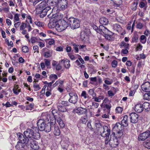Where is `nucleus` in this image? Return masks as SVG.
Returning <instances> with one entry per match:
<instances>
[{"instance_id":"1","label":"nucleus","mask_w":150,"mask_h":150,"mask_svg":"<svg viewBox=\"0 0 150 150\" xmlns=\"http://www.w3.org/2000/svg\"><path fill=\"white\" fill-rule=\"evenodd\" d=\"M24 134L26 138L29 139V141L33 139L32 138L38 139L40 138V134L38 132H34L33 130L30 128L24 132Z\"/></svg>"},{"instance_id":"2","label":"nucleus","mask_w":150,"mask_h":150,"mask_svg":"<svg viewBox=\"0 0 150 150\" xmlns=\"http://www.w3.org/2000/svg\"><path fill=\"white\" fill-rule=\"evenodd\" d=\"M124 128L122 126L120 122L116 123L113 127L112 131L113 132L114 135L115 133H116L117 137L118 138H120L123 134V131Z\"/></svg>"},{"instance_id":"3","label":"nucleus","mask_w":150,"mask_h":150,"mask_svg":"<svg viewBox=\"0 0 150 150\" xmlns=\"http://www.w3.org/2000/svg\"><path fill=\"white\" fill-rule=\"evenodd\" d=\"M49 28H69V23H68L66 21L62 20L60 23V24L57 22H51L48 24Z\"/></svg>"},{"instance_id":"4","label":"nucleus","mask_w":150,"mask_h":150,"mask_svg":"<svg viewBox=\"0 0 150 150\" xmlns=\"http://www.w3.org/2000/svg\"><path fill=\"white\" fill-rule=\"evenodd\" d=\"M57 108L59 111L62 112H64L67 111V109L65 106H69L70 104L67 101H64L60 100H59L57 104Z\"/></svg>"},{"instance_id":"5","label":"nucleus","mask_w":150,"mask_h":150,"mask_svg":"<svg viewBox=\"0 0 150 150\" xmlns=\"http://www.w3.org/2000/svg\"><path fill=\"white\" fill-rule=\"evenodd\" d=\"M100 135L103 137L108 138L111 133L110 127L106 125L103 126V128L100 131Z\"/></svg>"},{"instance_id":"6","label":"nucleus","mask_w":150,"mask_h":150,"mask_svg":"<svg viewBox=\"0 0 150 150\" xmlns=\"http://www.w3.org/2000/svg\"><path fill=\"white\" fill-rule=\"evenodd\" d=\"M69 28H79L80 27V24L78 20L73 17L69 18Z\"/></svg>"},{"instance_id":"7","label":"nucleus","mask_w":150,"mask_h":150,"mask_svg":"<svg viewBox=\"0 0 150 150\" xmlns=\"http://www.w3.org/2000/svg\"><path fill=\"white\" fill-rule=\"evenodd\" d=\"M48 116H47L46 118L41 119H39L37 122V126L38 127L40 131H43V129H44V127L46 124V122H47L48 119Z\"/></svg>"},{"instance_id":"8","label":"nucleus","mask_w":150,"mask_h":150,"mask_svg":"<svg viewBox=\"0 0 150 150\" xmlns=\"http://www.w3.org/2000/svg\"><path fill=\"white\" fill-rule=\"evenodd\" d=\"M70 98L68 101L70 103L75 104L77 102L78 100V96L77 94L74 92H71L69 93Z\"/></svg>"},{"instance_id":"9","label":"nucleus","mask_w":150,"mask_h":150,"mask_svg":"<svg viewBox=\"0 0 150 150\" xmlns=\"http://www.w3.org/2000/svg\"><path fill=\"white\" fill-rule=\"evenodd\" d=\"M29 145V142L28 143L23 142H18L15 147L17 150H24L25 147Z\"/></svg>"},{"instance_id":"10","label":"nucleus","mask_w":150,"mask_h":150,"mask_svg":"<svg viewBox=\"0 0 150 150\" xmlns=\"http://www.w3.org/2000/svg\"><path fill=\"white\" fill-rule=\"evenodd\" d=\"M57 6L60 10H63L67 7V2L66 0H61L58 2Z\"/></svg>"},{"instance_id":"11","label":"nucleus","mask_w":150,"mask_h":150,"mask_svg":"<svg viewBox=\"0 0 150 150\" xmlns=\"http://www.w3.org/2000/svg\"><path fill=\"white\" fill-rule=\"evenodd\" d=\"M130 122L132 123H137L138 120L139 116L135 112H132L129 114Z\"/></svg>"},{"instance_id":"12","label":"nucleus","mask_w":150,"mask_h":150,"mask_svg":"<svg viewBox=\"0 0 150 150\" xmlns=\"http://www.w3.org/2000/svg\"><path fill=\"white\" fill-rule=\"evenodd\" d=\"M103 31V36L106 39L110 40H111L112 36L113 35L114 33L111 32L108 29H105Z\"/></svg>"},{"instance_id":"13","label":"nucleus","mask_w":150,"mask_h":150,"mask_svg":"<svg viewBox=\"0 0 150 150\" xmlns=\"http://www.w3.org/2000/svg\"><path fill=\"white\" fill-rule=\"evenodd\" d=\"M29 141V145L30 147L34 150H38L40 147L37 142L33 139L30 140Z\"/></svg>"},{"instance_id":"14","label":"nucleus","mask_w":150,"mask_h":150,"mask_svg":"<svg viewBox=\"0 0 150 150\" xmlns=\"http://www.w3.org/2000/svg\"><path fill=\"white\" fill-rule=\"evenodd\" d=\"M51 9L50 6H46L45 8L42 10H39V11H37L39 13V16L41 18H43L46 15L47 12L50 10Z\"/></svg>"},{"instance_id":"15","label":"nucleus","mask_w":150,"mask_h":150,"mask_svg":"<svg viewBox=\"0 0 150 150\" xmlns=\"http://www.w3.org/2000/svg\"><path fill=\"white\" fill-rule=\"evenodd\" d=\"M141 88L143 91L150 93V83L149 82L144 83L141 85Z\"/></svg>"},{"instance_id":"16","label":"nucleus","mask_w":150,"mask_h":150,"mask_svg":"<svg viewBox=\"0 0 150 150\" xmlns=\"http://www.w3.org/2000/svg\"><path fill=\"white\" fill-rule=\"evenodd\" d=\"M47 16L49 18H54L57 21H58L62 20L63 18V15L61 13H57L54 15H53L52 14V16H51V14H48Z\"/></svg>"},{"instance_id":"17","label":"nucleus","mask_w":150,"mask_h":150,"mask_svg":"<svg viewBox=\"0 0 150 150\" xmlns=\"http://www.w3.org/2000/svg\"><path fill=\"white\" fill-rule=\"evenodd\" d=\"M149 133L147 130L140 134L138 136V139L139 141H144L149 137Z\"/></svg>"},{"instance_id":"18","label":"nucleus","mask_w":150,"mask_h":150,"mask_svg":"<svg viewBox=\"0 0 150 150\" xmlns=\"http://www.w3.org/2000/svg\"><path fill=\"white\" fill-rule=\"evenodd\" d=\"M17 135L19 140V142H23L24 143L27 142V143L29 142V139L26 138L25 136L24 137L21 133L18 132L17 134Z\"/></svg>"},{"instance_id":"19","label":"nucleus","mask_w":150,"mask_h":150,"mask_svg":"<svg viewBox=\"0 0 150 150\" xmlns=\"http://www.w3.org/2000/svg\"><path fill=\"white\" fill-rule=\"evenodd\" d=\"M46 5V2L45 1H42L40 4L38 5L37 6L36 9V11H39V10H42L45 9Z\"/></svg>"},{"instance_id":"20","label":"nucleus","mask_w":150,"mask_h":150,"mask_svg":"<svg viewBox=\"0 0 150 150\" xmlns=\"http://www.w3.org/2000/svg\"><path fill=\"white\" fill-rule=\"evenodd\" d=\"M45 126L44 127L45 129H43V131H45L47 132H49L51 130H52V129L54 127V126L50 124L49 120L48 119L47 120V122H46V124Z\"/></svg>"},{"instance_id":"21","label":"nucleus","mask_w":150,"mask_h":150,"mask_svg":"<svg viewBox=\"0 0 150 150\" xmlns=\"http://www.w3.org/2000/svg\"><path fill=\"white\" fill-rule=\"evenodd\" d=\"M134 110L138 113H140L142 112L144 110L142 104L140 103L137 104L135 106Z\"/></svg>"},{"instance_id":"22","label":"nucleus","mask_w":150,"mask_h":150,"mask_svg":"<svg viewBox=\"0 0 150 150\" xmlns=\"http://www.w3.org/2000/svg\"><path fill=\"white\" fill-rule=\"evenodd\" d=\"M75 112L79 115H81L85 114L87 112V110L86 108L79 107L76 109Z\"/></svg>"},{"instance_id":"23","label":"nucleus","mask_w":150,"mask_h":150,"mask_svg":"<svg viewBox=\"0 0 150 150\" xmlns=\"http://www.w3.org/2000/svg\"><path fill=\"white\" fill-rule=\"evenodd\" d=\"M111 136V135H110L109 141L110 143H111L113 145H115V146H117L118 145L119 142L117 137H114L112 139ZM114 146V147L115 146Z\"/></svg>"},{"instance_id":"24","label":"nucleus","mask_w":150,"mask_h":150,"mask_svg":"<svg viewBox=\"0 0 150 150\" xmlns=\"http://www.w3.org/2000/svg\"><path fill=\"white\" fill-rule=\"evenodd\" d=\"M95 125L96 129L98 132H100L103 128L100 121L99 120H96L95 122Z\"/></svg>"},{"instance_id":"25","label":"nucleus","mask_w":150,"mask_h":150,"mask_svg":"<svg viewBox=\"0 0 150 150\" xmlns=\"http://www.w3.org/2000/svg\"><path fill=\"white\" fill-rule=\"evenodd\" d=\"M13 91L15 94L18 95L21 92V89L20 88L18 85H15L14 88L13 89Z\"/></svg>"},{"instance_id":"26","label":"nucleus","mask_w":150,"mask_h":150,"mask_svg":"<svg viewBox=\"0 0 150 150\" xmlns=\"http://www.w3.org/2000/svg\"><path fill=\"white\" fill-rule=\"evenodd\" d=\"M57 121L58 123V124L61 128H63L64 127L65 124L63 120L61 119L60 117L59 116L57 117Z\"/></svg>"},{"instance_id":"27","label":"nucleus","mask_w":150,"mask_h":150,"mask_svg":"<svg viewBox=\"0 0 150 150\" xmlns=\"http://www.w3.org/2000/svg\"><path fill=\"white\" fill-rule=\"evenodd\" d=\"M143 109H145L146 111L150 110V104L148 102H144L142 104Z\"/></svg>"},{"instance_id":"28","label":"nucleus","mask_w":150,"mask_h":150,"mask_svg":"<svg viewBox=\"0 0 150 150\" xmlns=\"http://www.w3.org/2000/svg\"><path fill=\"white\" fill-rule=\"evenodd\" d=\"M53 132L54 135L58 136L60 134V132L59 127L57 126H54Z\"/></svg>"},{"instance_id":"29","label":"nucleus","mask_w":150,"mask_h":150,"mask_svg":"<svg viewBox=\"0 0 150 150\" xmlns=\"http://www.w3.org/2000/svg\"><path fill=\"white\" fill-rule=\"evenodd\" d=\"M99 22L103 25H106L108 22V19L104 17L101 18L99 20Z\"/></svg>"},{"instance_id":"30","label":"nucleus","mask_w":150,"mask_h":150,"mask_svg":"<svg viewBox=\"0 0 150 150\" xmlns=\"http://www.w3.org/2000/svg\"><path fill=\"white\" fill-rule=\"evenodd\" d=\"M62 62H63L64 64V67L66 69H69L70 66V64L69 63L70 61L67 59L65 60H62Z\"/></svg>"},{"instance_id":"31","label":"nucleus","mask_w":150,"mask_h":150,"mask_svg":"<svg viewBox=\"0 0 150 150\" xmlns=\"http://www.w3.org/2000/svg\"><path fill=\"white\" fill-rule=\"evenodd\" d=\"M58 2V0H48L47 3L48 4L53 6L56 5Z\"/></svg>"},{"instance_id":"32","label":"nucleus","mask_w":150,"mask_h":150,"mask_svg":"<svg viewBox=\"0 0 150 150\" xmlns=\"http://www.w3.org/2000/svg\"><path fill=\"white\" fill-rule=\"evenodd\" d=\"M49 117L50 118V124H51L53 126H54L56 123V121L57 120V118L55 117V116H53L52 117H50V116L48 115Z\"/></svg>"},{"instance_id":"33","label":"nucleus","mask_w":150,"mask_h":150,"mask_svg":"<svg viewBox=\"0 0 150 150\" xmlns=\"http://www.w3.org/2000/svg\"><path fill=\"white\" fill-rule=\"evenodd\" d=\"M63 81L61 80L57 81L53 85L54 87H55L57 86L58 85V87H63Z\"/></svg>"},{"instance_id":"34","label":"nucleus","mask_w":150,"mask_h":150,"mask_svg":"<svg viewBox=\"0 0 150 150\" xmlns=\"http://www.w3.org/2000/svg\"><path fill=\"white\" fill-rule=\"evenodd\" d=\"M45 42L46 43H48L49 45H51L54 44L55 41L53 38H49L46 39Z\"/></svg>"},{"instance_id":"35","label":"nucleus","mask_w":150,"mask_h":150,"mask_svg":"<svg viewBox=\"0 0 150 150\" xmlns=\"http://www.w3.org/2000/svg\"><path fill=\"white\" fill-rule=\"evenodd\" d=\"M33 87L34 89V91H38L41 88L40 86L36 83L35 81L33 82Z\"/></svg>"},{"instance_id":"36","label":"nucleus","mask_w":150,"mask_h":150,"mask_svg":"<svg viewBox=\"0 0 150 150\" xmlns=\"http://www.w3.org/2000/svg\"><path fill=\"white\" fill-rule=\"evenodd\" d=\"M138 36L137 35L134 34L132 36L131 39V43L136 42H137Z\"/></svg>"},{"instance_id":"37","label":"nucleus","mask_w":150,"mask_h":150,"mask_svg":"<svg viewBox=\"0 0 150 150\" xmlns=\"http://www.w3.org/2000/svg\"><path fill=\"white\" fill-rule=\"evenodd\" d=\"M138 4L137 1H134L133 2L131 6V9L133 11H135L137 9V6Z\"/></svg>"},{"instance_id":"38","label":"nucleus","mask_w":150,"mask_h":150,"mask_svg":"<svg viewBox=\"0 0 150 150\" xmlns=\"http://www.w3.org/2000/svg\"><path fill=\"white\" fill-rule=\"evenodd\" d=\"M34 106V103H30L28 105L26 106L25 110H32L33 109Z\"/></svg>"},{"instance_id":"39","label":"nucleus","mask_w":150,"mask_h":150,"mask_svg":"<svg viewBox=\"0 0 150 150\" xmlns=\"http://www.w3.org/2000/svg\"><path fill=\"white\" fill-rule=\"evenodd\" d=\"M81 96L82 97H83L85 99H86L87 98H88L89 97V96L85 91H82L81 95Z\"/></svg>"},{"instance_id":"40","label":"nucleus","mask_w":150,"mask_h":150,"mask_svg":"<svg viewBox=\"0 0 150 150\" xmlns=\"http://www.w3.org/2000/svg\"><path fill=\"white\" fill-rule=\"evenodd\" d=\"M144 146L148 149H150V140H147L143 143Z\"/></svg>"},{"instance_id":"41","label":"nucleus","mask_w":150,"mask_h":150,"mask_svg":"<svg viewBox=\"0 0 150 150\" xmlns=\"http://www.w3.org/2000/svg\"><path fill=\"white\" fill-rule=\"evenodd\" d=\"M35 24L38 27L43 28L44 26V23L40 21H35Z\"/></svg>"},{"instance_id":"42","label":"nucleus","mask_w":150,"mask_h":150,"mask_svg":"<svg viewBox=\"0 0 150 150\" xmlns=\"http://www.w3.org/2000/svg\"><path fill=\"white\" fill-rule=\"evenodd\" d=\"M80 121L81 123L85 124L88 121L87 117L86 116H82L81 117Z\"/></svg>"},{"instance_id":"43","label":"nucleus","mask_w":150,"mask_h":150,"mask_svg":"<svg viewBox=\"0 0 150 150\" xmlns=\"http://www.w3.org/2000/svg\"><path fill=\"white\" fill-rule=\"evenodd\" d=\"M2 5H5L6 6H7V7L3 8V9L4 12H5L6 13H7L9 11V7L8 6L7 3L6 2L2 4Z\"/></svg>"},{"instance_id":"44","label":"nucleus","mask_w":150,"mask_h":150,"mask_svg":"<svg viewBox=\"0 0 150 150\" xmlns=\"http://www.w3.org/2000/svg\"><path fill=\"white\" fill-rule=\"evenodd\" d=\"M146 38L145 35H142L140 38V41L143 44H144L146 42Z\"/></svg>"},{"instance_id":"45","label":"nucleus","mask_w":150,"mask_h":150,"mask_svg":"<svg viewBox=\"0 0 150 150\" xmlns=\"http://www.w3.org/2000/svg\"><path fill=\"white\" fill-rule=\"evenodd\" d=\"M139 7L141 8H143V7H144V10H146V8L147 7V4H145L143 2H141L139 5Z\"/></svg>"},{"instance_id":"46","label":"nucleus","mask_w":150,"mask_h":150,"mask_svg":"<svg viewBox=\"0 0 150 150\" xmlns=\"http://www.w3.org/2000/svg\"><path fill=\"white\" fill-rule=\"evenodd\" d=\"M8 94V93L6 92V91L4 90L0 91V98H3V95H7Z\"/></svg>"},{"instance_id":"47","label":"nucleus","mask_w":150,"mask_h":150,"mask_svg":"<svg viewBox=\"0 0 150 150\" xmlns=\"http://www.w3.org/2000/svg\"><path fill=\"white\" fill-rule=\"evenodd\" d=\"M120 123L124 127H126L128 125V122L127 121L122 120Z\"/></svg>"},{"instance_id":"48","label":"nucleus","mask_w":150,"mask_h":150,"mask_svg":"<svg viewBox=\"0 0 150 150\" xmlns=\"http://www.w3.org/2000/svg\"><path fill=\"white\" fill-rule=\"evenodd\" d=\"M52 56V54L50 52H45L44 56L46 58H48Z\"/></svg>"},{"instance_id":"49","label":"nucleus","mask_w":150,"mask_h":150,"mask_svg":"<svg viewBox=\"0 0 150 150\" xmlns=\"http://www.w3.org/2000/svg\"><path fill=\"white\" fill-rule=\"evenodd\" d=\"M144 97L145 99L150 100V93H146L144 94Z\"/></svg>"},{"instance_id":"50","label":"nucleus","mask_w":150,"mask_h":150,"mask_svg":"<svg viewBox=\"0 0 150 150\" xmlns=\"http://www.w3.org/2000/svg\"><path fill=\"white\" fill-rule=\"evenodd\" d=\"M31 42L34 43L35 42H38V39L35 37H32L31 38Z\"/></svg>"},{"instance_id":"51","label":"nucleus","mask_w":150,"mask_h":150,"mask_svg":"<svg viewBox=\"0 0 150 150\" xmlns=\"http://www.w3.org/2000/svg\"><path fill=\"white\" fill-rule=\"evenodd\" d=\"M46 90L47 91L45 93V95L47 97H48L52 95L51 89H47Z\"/></svg>"},{"instance_id":"52","label":"nucleus","mask_w":150,"mask_h":150,"mask_svg":"<svg viewBox=\"0 0 150 150\" xmlns=\"http://www.w3.org/2000/svg\"><path fill=\"white\" fill-rule=\"evenodd\" d=\"M22 51L25 53L28 52L29 51L28 47L27 46L22 47Z\"/></svg>"},{"instance_id":"53","label":"nucleus","mask_w":150,"mask_h":150,"mask_svg":"<svg viewBox=\"0 0 150 150\" xmlns=\"http://www.w3.org/2000/svg\"><path fill=\"white\" fill-rule=\"evenodd\" d=\"M117 65V62L116 60H113L111 63L112 67L113 68H115Z\"/></svg>"},{"instance_id":"54","label":"nucleus","mask_w":150,"mask_h":150,"mask_svg":"<svg viewBox=\"0 0 150 150\" xmlns=\"http://www.w3.org/2000/svg\"><path fill=\"white\" fill-rule=\"evenodd\" d=\"M142 46L141 45L140 43H138L137 45V47L136 48V51H138L141 50L142 49Z\"/></svg>"},{"instance_id":"55","label":"nucleus","mask_w":150,"mask_h":150,"mask_svg":"<svg viewBox=\"0 0 150 150\" xmlns=\"http://www.w3.org/2000/svg\"><path fill=\"white\" fill-rule=\"evenodd\" d=\"M50 78L51 79L56 80L57 79V76L54 74H51L50 75Z\"/></svg>"},{"instance_id":"56","label":"nucleus","mask_w":150,"mask_h":150,"mask_svg":"<svg viewBox=\"0 0 150 150\" xmlns=\"http://www.w3.org/2000/svg\"><path fill=\"white\" fill-rule=\"evenodd\" d=\"M111 102V100H109L107 98H105L103 100V103H104V104H110Z\"/></svg>"},{"instance_id":"57","label":"nucleus","mask_w":150,"mask_h":150,"mask_svg":"<svg viewBox=\"0 0 150 150\" xmlns=\"http://www.w3.org/2000/svg\"><path fill=\"white\" fill-rule=\"evenodd\" d=\"M105 29H95V30L97 31V33H98L101 34H103V31L105 30Z\"/></svg>"},{"instance_id":"58","label":"nucleus","mask_w":150,"mask_h":150,"mask_svg":"<svg viewBox=\"0 0 150 150\" xmlns=\"http://www.w3.org/2000/svg\"><path fill=\"white\" fill-rule=\"evenodd\" d=\"M114 4L117 6H119L122 3L121 0H114L113 1Z\"/></svg>"},{"instance_id":"59","label":"nucleus","mask_w":150,"mask_h":150,"mask_svg":"<svg viewBox=\"0 0 150 150\" xmlns=\"http://www.w3.org/2000/svg\"><path fill=\"white\" fill-rule=\"evenodd\" d=\"M104 108H106L108 110L110 111V110L111 108V105L110 103L108 104H104Z\"/></svg>"},{"instance_id":"60","label":"nucleus","mask_w":150,"mask_h":150,"mask_svg":"<svg viewBox=\"0 0 150 150\" xmlns=\"http://www.w3.org/2000/svg\"><path fill=\"white\" fill-rule=\"evenodd\" d=\"M123 109L120 107H118L116 108L115 109L116 111L118 113H121L122 112Z\"/></svg>"},{"instance_id":"61","label":"nucleus","mask_w":150,"mask_h":150,"mask_svg":"<svg viewBox=\"0 0 150 150\" xmlns=\"http://www.w3.org/2000/svg\"><path fill=\"white\" fill-rule=\"evenodd\" d=\"M44 60L45 61V64L46 66H48L50 65V61L49 59H45Z\"/></svg>"},{"instance_id":"62","label":"nucleus","mask_w":150,"mask_h":150,"mask_svg":"<svg viewBox=\"0 0 150 150\" xmlns=\"http://www.w3.org/2000/svg\"><path fill=\"white\" fill-rule=\"evenodd\" d=\"M115 93H113L112 91L111 90L109 91L108 92V96L110 97H112L114 96L115 95Z\"/></svg>"},{"instance_id":"63","label":"nucleus","mask_w":150,"mask_h":150,"mask_svg":"<svg viewBox=\"0 0 150 150\" xmlns=\"http://www.w3.org/2000/svg\"><path fill=\"white\" fill-rule=\"evenodd\" d=\"M14 21H17L19 20V14L18 13H16L15 14L14 16Z\"/></svg>"},{"instance_id":"64","label":"nucleus","mask_w":150,"mask_h":150,"mask_svg":"<svg viewBox=\"0 0 150 150\" xmlns=\"http://www.w3.org/2000/svg\"><path fill=\"white\" fill-rule=\"evenodd\" d=\"M8 79L9 81H11L12 80L13 81H15L16 80V77L15 75L9 76L8 77Z\"/></svg>"}]
</instances>
